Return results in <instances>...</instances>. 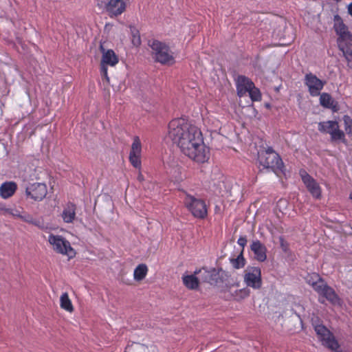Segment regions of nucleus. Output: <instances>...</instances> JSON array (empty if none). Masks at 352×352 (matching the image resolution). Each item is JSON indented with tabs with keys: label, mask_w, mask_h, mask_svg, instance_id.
<instances>
[{
	"label": "nucleus",
	"mask_w": 352,
	"mask_h": 352,
	"mask_svg": "<svg viewBox=\"0 0 352 352\" xmlns=\"http://www.w3.org/2000/svg\"><path fill=\"white\" fill-rule=\"evenodd\" d=\"M168 136L177 144L184 154H207L210 148L204 142L201 129L186 118L172 120L168 124Z\"/></svg>",
	"instance_id": "obj_1"
},
{
	"label": "nucleus",
	"mask_w": 352,
	"mask_h": 352,
	"mask_svg": "<svg viewBox=\"0 0 352 352\" xmlns=\"http://www.w3.org/2000/svg\"><path fill=\"white\" fill-rule=\"evenodd\" d=\"M333 28L338 38V45L347 61L348 67L352 69V34L348 30V27L344 23L342 19L338 14L333 16Z\"/></svg>",
	"instance_id": "obj_2"
},
{
	"label": "nucleus",
	"mask_w": 352,
	"mask_h": 352,
	"mask_svg": "<svg viewBox=\"0 0 352 352\" xmlns=\"http://www.w3.org/2000/svg\"><path fill=\"white\" fill-rule=\"evenodd\" d=\"M151 49V55L154 60L164 65H172L175 63L174 53L169 46L157 39H151L148 42Z\"/></svg>",
	"instance_id": "obj_3"
},
{
	"label": "nucleus",
	"mask_w": 352,
	"mask_h": 352,
	"mask_svg": "<svg viewBox=\"0 0 352 352\" xmlns=\"http://www.w3.org/2000/svg\"><path fill=\"white\" fill-rule=\"evenodd\" d=\"M96 7L106 12L110 18L117 17L126 9V0H94Z\"/></svg>",
	"instance_id": "obj_4"
},
{
	"label": "nucleus",
	"mask_w": 352,
	"mask_h": 352,
	"mask_svg": "<svg viewBox=\"0 0 352 352\" xmlns=\"http://www.w3.org/2000/svg\"><path fill=\"white\" fill-rule=\"evenodd\" d=\"M259 167L267 169L275 173L278 176L285 175V166L280 155H257Z\"/></svg>",
	"instance_id": "obj_5"
},
{
	"label": "nucleus",
	"mask_w": 352,
	"mask_h": 352,
	"mask_svg": "<svg viewBox=\"0 0 352 352\" xmlns=\"http://www.w3.org/2000/svg\"><path fill=\"white\" fill-rule=\"evenodd\" d=\"M318 339L322 345L331 351L338 352L340 344L334 335L323 324H314Z\"/></svg>",
	"instance_id": "obj_6"
},
{
	"label": "nucleus",
	"mask_w": 352,
	"mask_h": 352,
	"mask_svg": "<svg viewBox=\"0 0 352 352\" xmlns=\"http://www.w3.org/2000/svg\"><path fill=\"white\" fill-rule=\"evenodd\" d=\"M100 50L102 54L100 61V75L103 80H105L107 82H109L107 67L116 66L119 62V58L113 50H105L102 45H100Z\"/></svg>",
	"instance_id": "obj_7"
},
{
	"label": "nucleus",
	"mask_w": 352,
	"mask_h": 352,
	"mask_svg": "<svg viewBox=\"0 0 352 352\" xmlns=\"http://www.w3.org/2000/svg\"><path fill=\"white\" fill-rule=\"evenodd\" d=\"M195 274H199V278L202 282L208 283L212 285L223 283L224 281L223 275H226L221 269L207 270L206 267H202L199 271L195 272Z\"/></svg>",
	"instance_id": "obj_8"
},
{
	"label": "nucleus",
	"mask_w": 352,
	"mask_h": 352,
	"mask_svg": "<svg viewBox=\"0 0 352 352\" xmlns=\"http://www.w3.org/2000/svg\"><path fill=\"white\" fill-rule=\"evenodd\" d=\"M49 243L52 245L53 249L57 252L73 258L76 255L74 250L70 243L62 236L50 234L48 239Z\"/></svg>",
	"instance_id": "obj_9"
},
{
	"label": "nucleus",
	"mask_w": 352,
	"mask_h": 352,
	"mask_svg": "<svg viewBox=\"0 0 352 352\" xmlns=\"http://www.w3.org/2000/svg\"><path fill=\"white\" fill-rule=\"evenodd\" d=\"M184 204L195 217L204 219L207 215V208L205 202L193 196L187 195Z\"/></svg>",
	"instance_id": "obj_10"
},
{
	"label": "nucleus",
	"mask_w": 352,
	"mask_h": 352,
	"mask_svg": "<svg viewBox=\"0 0 352 352\" xmlns=\"http://www.w3.org/2000/svg\"><path fill=\"white\" fill-rule=\"evenodd\" d=\"M304 84L307 87L310 96L317 97L320 95L321 91L326 85V81L320 80L315 74L309 72L305 76Z\"/></svg>",
	"instance_id": "obj_11"
},
{
	"label": "nucleus",
	"mask_w": 352,
	"mask_h": 352,
	"mask_svg": "<svg viewBox=\"0 0 352 352\" xmlns=\"http://www.w3.org/2000/svg\"><path fill=\"white\" fill-rule=\"evenodd\" d=\"M318 129L321 133L330 134L333 141L344 140V133L339 129L338 123L336 121L320 122L318 123Z\"/></svg>",
	"instance_id": "obj_12"
},
{
	"label": "nucleus",
	"mask_w": 352,
	"mask_h": 352,
	"mask_svg": "<svg viewBox=\"0 0 352 352\" xmlns=\"http://www.w3.org/2000/svg\"><path fill=\"white\" fill-rule=\"evenodd\" d=\"M244 280L248 287L260 289L262 286L261 270L258 267H248Z\"/></svg>",
	"instance_id": "obj_13"
},
{
	"label": "nucleus",
	"mask_w": 352,
	"mask_h": 352,
	"mask_svg": "<svg viewBox=\"0 0 352 352\" xmlns=\"http://www.w3.org/2000/svg\"><path fill=\"white\" fill-rule=\"evenodd\" d=\"M299 175H300L301 179L309 192L314 197L319 199L321 196V190L316 180L304 169H300L299 170Z\"/></svg>",
	"instance_id": "obj_14"
},
{
	"label": "nucleus",
	"mask_w": 352,
	"mask_h": 352,
	"mask_svg": "<svg viewBox=\"0 0 352 352\" xmlns=\"http://www.w3.org/2000/svg\"><path fill=\"white\" fill-rule=\"evenodd\" d=\"M25 192L28 196H30L34 200L41 201L47 195V186L43 183H34L30 187L26 188Z\"/></svg>",
	"instance_id": "obj_15"
},
{
	"label": "nucleus",
	"mask_w": 352,
	"mask_h": 352,
	"mask_svg": "<svg viewBox=\"0 0 352 352\" xmlns=\"http://www.w3.org/2000/svg\"><path fill=\"white\" fill-rule=\"evenodd\" d=\"M317 293L325 298L333 305H339L340 302V298L338 297L335 290L329 286L325 281L319 287H318Z\"/></svg>",
	"instance_id": "obj_16"
},
{
	"label": "nucleus",
	"mask_w": 352,
	"mask_h": 352,
	"mask_svg": "<svg viewBox=\"0 0 352 352\" xmlns=\"http://www.w3.org/2000/svg\"><path fill=\"white\" fill-rule=\"evenodd\" d=\"M254 82L248 77L239 75L236 80V88L239 97L245 96L251 88L254 87Z\"/></svg>",
	"instance_id": "obj_17"
},
{
	"label": "nucleus",
	"mask_w": 352,
	"mask_h": 352,
	"mask_svg": "<svg viewBox=\"0 0 352 352\" xmlns=\"http://www.w3.org/2000/svg\"><path fill=\"white\" fill-rule=\"evenodd\" d=\"M250 250L254 252V257L257 261L263 262L267 259V248L260 241H253L250 245Z\"/></svg>",
	"instance_id": "obj_18"
},
{
	"label": "nucleus",
	"mask_w": 352,
	"mask_h": 352,
	"mask_svg": "<svg viewBox=\"0 0 352 352\" xmlns=\"http://www.w3.org/2000/svg\"><path fill=\"white\" fill-rule=\"evenodd\" d=\"M17 189V185L14 182H7L3 183L0 187V195L4 198L7 199L14 195Z\"/></svg>",
	"instance_id": "obj_19"
},
{
	"label": "nucleus",
	"mask_w": 352,
	"mask_h": 352,
	"mask_svg": "<svg viewBox=\"0 0 352 352\" xmlns=\"http://www.w3.org/2000/svg\"><path fill=\"white\" fill-rule=\"evenodd\" d=\"M320 104L328 109L336 110V103L332 98L331 96L328 93H320Z\"/></svg>",
	"instance_id": "obj_20"
},
{
	"label": "nucleus",
	"mask_w": 352,
	"mask_h": 352,
	"mask_svg": "<svg viewBox=\"0 0 352 352\" xmlns=\"http://www.w3.org/2000/svg\"><path fill=\"white\" fill-rule=\"evenodd\" d=\"M148 267L146 264L142 263L138 265L134 270L133 277L136 281L142 280L146 276Z\"/></svg>",
	"instance_id": "obj_21"
},
{
	"label": "nucleus",
	"mask_w": 352,
	"mask_h": 352,
	"mask_svg": "<svg viewBox=\"0 0 352 352\" xmlns=\"http://www.w3.org/2000/svg\"><path fill=\"white\" fill-rule=\"evenodd\" d=\"M199 277L195 275H187L183 277L184 285L190 289H196L199 286Z\"/></svg>",
	"instance_id": "obj_22"
},
{
	"label": "nucleus",
	"mask_w": 352,
	"mask_h": 352,
	"mask_svg": "<svg viewBox=\"0 0 352 352\" xmlns=\"http://www.w3.org/2000/svg\"><path fill=\"white\" fill-rule=\"evenodd\" d=\"M323 278H322L318 274H313L307 278V282L309 285H311L313 289L317 292L318 287H320L324 283Z\"/></svg>",
	"instance_id": "obj_23"
},
{
	"label": "nucleus",
	"mask_w": 352,
	"mask_h": 352,
	"mask_svg": "<svg viewBox=\"0 0 352 352\" xmlns=\"http://www.w3.org/2000/svg\"><path fill=\"white\" fill-rule=\"evenodd\" d=\"M256 147H259L257 150V154H273L274 153V149L269 146L267 143L263 140H259L255 142Z\"/></svg>",
	"instance_id": "obj_24"
},
{
	"label": "nucleus",
	"mask_w": 352,
	"mask_h": 352,
	"mask_svg": "<svg viewBox=\"0 0 352 352\" xmlns=\"http://www.w3.org/2000/svg\"><path fill=\"white\" fill-rule=\"evenodd\" d=\"M60 307L62 309L69 312H72L74 311L73 305L67 292L63 293L62 294V296H60Z\"/></svg>",
	"instance_id": "obj_25"
},
{
	"label": "nucleus",
	"mask_w": 352,
	"mask_h": 352,
	"mask_svg": "<svg viewBox=\"0 0 352 352\" xmlns=\"http://www.w3.org/2000/svg\"><path fill=\"white\" fill-rule=\"evenodd\" d=\"M18 217L24 222L34 225L41 229L44 228V223L42 221L34 219L30 214H19Z\"/></svg>",
	"instance_id": "obj_26"
},
{
	"label": "nucleus",
	"mask_w": 352,
	"mask_h": 352,
	"mask_svg": "<svg viewBox=\"0 0 352 352\" xmlns=\"http://www.w3.org/2000/svg\"><path fill=\"white\" fill-rule=\"evenodd\" d=\"M230 263L235 269L242 268L245 266V260L243 257V250H241L236 258H230Z\"/></svg>",
	"instance_id": "obj_27"
},
{
	"label": "nucleus",
	"mask_w": 352,
	"mask_h": 352,
	"mask_svg": "<svg viewBox=\"0 0 352 352\" xmlns=\"http://www.w3.org/2000/svg\"><path fill=\"white\" fill-rule=\"evenodd\" d=\"M130 31L131 34V42L135 47H138L141 45V38L139 30L134 26H130Z\"/></svg>",
	"instance_id": "obj_28"
},
{
	"label": "nucleus",
	"mask_w": 352,
	"mask_h": 352,
	"mask_svg": "<svg viewBox=\"0 0 352 352\" xmlns=\"http://www.w3.org/2000/svg\"><path fill=\"white\" fill-rule=\"evenodd\" d=\"M142 151V144L138 136H134L130 154H140Z\"/></svg>",
	"instance_id": "obj_29"
},
{
	"label": "nucleus",
	"mask_w": 352,
	"mask_h": 352,
	"mask_svg": "<svg viewBox=\"0 0 352 352\" xmlns=\"http://www.w3.org/2000/svg\"><path fill=\"white\" fill-rule=\"evenodd\" d=\"M248 93H249V96L253 102L261 101L262 99L261 93L255 85Z\"/></svg>",
	"instance_id": "obj_30"
},
{
	"label": "nucleus",
	"mask_w": 352,
	"mask_h": 352,
	"mask_svg": "<svg viewBox=\"0 0 352 352\" xmlns=\"http://www.w3.org/2000/svg\"><path fill=\"white\" fill-rule=\"evenodd\" d=\"M75 214L74 210L65 209L63 212L62 217L65 222L71 223L74 219Z\"/></svg>",
	"instance_id": "obj_31"
},
{
	"label": "nucleus",
	"mask_w": 352,
	"mask_h": 352,
	"mask_svg": "<svg viewBox=\"0 0 352 352\" xmlns=\"http://www.w3.org/2000/svg\"><path fill=\"white\" fill-rule=\"evenodd\" d=\"M343 121L346 133L352 135V119L350 116L345 115L343 117Z\"/></svg>",
	"instance_id": "obj_32"
},
{
	"label": "nucleus",
	"mask_w": 352,
	"mask_h": 352,
	"mask_svg": "<svg viewBox=\"0 0 352 352\" xmlns=\"http://www.w3.org/2000/svg\"><path fill=\"white\" fill-rule=\"evenodd\" d=\"M189 158L195 163L203 164L208 161L209 157L208 155H188Z\"/></svg>",
	"instance_id": "obj_33"
},
{
	"label": "nucleus",
	"mask_w": 352,
	"mask_h": 352,
	"mask_svg": "<svg viewBox=\"0 0 352 352\" xmlns=\"http://www.w3.org/2000/svg\"><path fill=\"white\" fill-rule=\"evenodd\" d=\"M129 162L136 168H141L140 155H129Z\"/></svg>",
	"instance_id": "obj_34"
},
{
	"label": "nucleus",
	"mask_w": 352,
	"mask_h": 352,
	"mask_svg": "<svg viewBox=\"0 0 352 352\" xmlns=\"http://www.w3.org/2000/svg\"><path fill=\"white\" fill-rule=\"evenodd\" d=\"M280 246L284 252L289 251V243L286 241L283 236H279Z\"/></svg>",
	"instance_id": "obj_35"
},
{
	"label": "nucleus",
	"mask_w": 352,
	"mask_h": 352,
	"mask_svg": "<svg viewBox=\"0 0 352 352\" xmlns=\"http://www.w3.org/2000/svg\"><path fill=\"white\" fill-rule=\"evenodd\" d=\"M238 244L242 248L241 250H244V248L247 244V239L245 236H240L237 241Z\"/></svg>",
	"instance_id": "obj_36"
},
{
	"label": "nucleus",
	"mask_w": 352,
	"mask_h": 352,
	"mask_svg": "<svg viewBox=\"0 0 352 352\" xmlns=\"http://www.w3.org/2000/svg\"><path fill=\"white\" fill-rule=\"evenodd\" d=\"M239 293L241 294V297L242 298H244L249 295V291L248 289H240Z\"/></svg>",
	"instance_id": "obj_37"
},
{
	"label": "nucleus",
	"mask_w": 352,
	"mask_h": 352,
	"mask_svg": "<svg viewBox=\"0 0 352 352\" xmlns=\"http://www.w3.org/2000/svg\"><path fill=\"white\" fill-rule=\"evenodd\" d=\"M348 13L352 16V2L348 5Z\"/></svg>",
	"instance_id": "obj_38"
},
{
	"label": "nucleus",
	"mask_w": 352,
	"mask_h": 352,
	"mask_svg": "<svg viewBox=\"0 0 352 352\" xmlns=\"http://www.w3.org/2000/svg\"><path fill=\"white\" fill-rule=\"evenodd\" d=\"M138 179L140 182L142 181L144 179L143 175L142 174H139V175L138 176Z\"/></svg>",
	"instance_id": "obj_39"
},
{
	"label": "nucleus",
	"mask_w": 352,
	"mask_h": 352,
	"mask_svg": "<svg viewBox=\"0 0 352 352\" xmlns=\"http://www.w3.org/2000/svg\"><path fill=\"white\" fill-rule=\"evenodd\" d=\"M350 199L352 200V192L350 194Z\"/></svg>",
	"instance_id": "obj_40"
},
{
	"label": "nucleus",
	"mask_w": 352,
	"mask_h": 352,
	"mask_svg": "<svg viewBox=\"0 0 352 352\" xmlns=\"http://www.w3.org/2000/svg\"><path fill=\"white\" fill-rule=\"evenodd\" d=\"M0 210H1V208H0Z\"/></svg>",
	"instance_id": "obj_41"
},
{
	"label": "nucleus",
	"mask_w": 352,
	"mask_h": 352,
	"mask_svg": "<svg viewBox=\"0 0 352 352\" xmlns=\"http://www.w3.org/2000/svg\"><path fill=\"white\" fill-rule=\"evenodd\" d=\"M351 229H352V226H351Z\"/></svg>",
	"instance_id": "obj_42"
}]
</instances>
